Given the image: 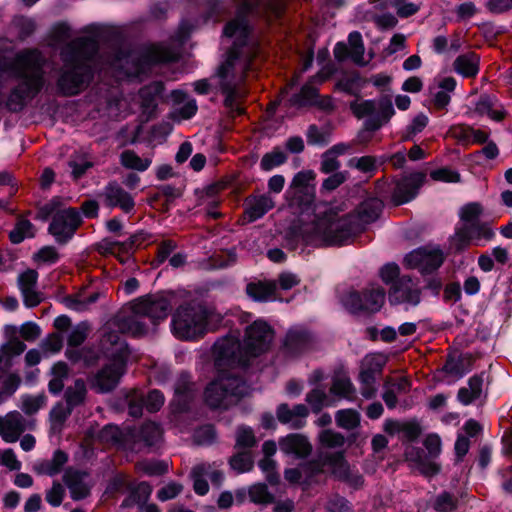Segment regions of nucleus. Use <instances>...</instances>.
Returning a JSON list of instances; mask_svg holds the SVG:
<instances>
[{
  "label": "nucleus",
  "mask_w": 512,
  "mask_h": 512,
  "mask_svg": "<svg viewBox=\"0 0 512 512\" xmlns=\"http://www.w3.org/2000/svg\"><path fill=\"white\" fill-rule=\"evenodd\" d=\"M282 9L281 0H248L238 7L236 17L225 26L224 37L232 40V46L217 70L216 79L225 95V106L231 111L242 113L239 100L246 93L243 83L253 69V59L258 53L257 43L251 36L245 17L247 14L262 15L268 12L279 15Z\"/></svg>",
  "instance_id": "1"
},
{
  "label": "nucleus",
  "mask_w": 512,
  "mask_h": 512,
  "mask_svg": "<svg viewBox=\"0 0 512 512\" xmlns=\"http://www.w3.org/2000/svg\"><path fill=\"white\" fill-rule=\"evenodd\" d=\"M382 201L371 198L364 201L358 216L338 214L329 211L312 223L305 224L302 236L307 244L314 246H339L347 243L360 229L361 224L375 221L382 210Z\"/></svg>",
  "instance_id": "2"
},
{
  "label": "nucleus",
  "mask_w": 512,
  "mask_h": 512,
  "mask_svg": "<svg viewBox=\"0 0 512 512\" xmlns=\"http://www.w3.org/2000/svg\"><path fill=\"white\" fill-rule=\"evenodd\" d=\"M273 340V330L262 320L254 321L246 329L243 346L238 335L230 334L215 342L213 356L218 368L224 366H245L250 356H257L270 347Z\"/></svg>",
  "instance_id": "3"
},
{
  "label": "nucleus",
  "mask_w": 512,
  "mask_h": 512,
  "mask_svg": "<svg viewBox=\"0 0 512 512\" xmlns=\"http://www.w3.org/2000/svg\"><path fill=\"white\" fill-rule=\"evenodd\" d=\"M96 50V42L88 38L73 41L64 48L61 53L64 66L57 82L63 94L75 95L86 87L91 76L88 62Z\"/></svg>",
  "instance_id": "4"
},
{
  "label": "nucleus",
  "mask_w": 512,
  "mask_h": 512,
  "mask_svg": "<svg viewBox=\"0 0 512 512\" xmlns=\"http://www.w3.org/2000/svg\"><path fill=\"white\" fill-rule=\"evenodd\" d=\"M43 64L44 58L38 50L28 49L16 55L9 69L21 79V83L9 97L10 110L21 109L27 98L41 90L44 85Z\"/></svg>",
  "instance_id": "5"
},
{
  "label": "nucleus",
  "mask_w": 512,
  "mask_h": 512,
  "mask_svg": "<svg viewBox=\"0 0 512 512\" xmlns=\"http://www.w3.org/2000/svg\"><path fill=\"white\" fill-rule=\"evenodd\" d=\"M226 367L234 366L217 367L220 374L205 389L204 399L211 408H227L248 393L246 383L235 375L224 372Z\"/></svg>",
  "instance_id": "6"
},
{
  "label": "nucleus",
  "mask_w": 512,
  "mask_h": 512,
  "mask_svg": "<svg viewBox=\"0 0 512 512\" xmlns=\"http://www.w3.org/2000/svg\"><path fill=\"white\" fill-rule=\"evenodd\" d=\"M207 313L200 306H181L172 317L173 335L181 340H194L206 332Z\"/></svg>",
  "instance_id": "7"
},
{
  "label": "nucleus",
  "mask_w": 512,
  "mask_h": 512,
  "mask_svg": "<svg viewBox=\"0 0 512 512\" xmlns=\"http://www.w3.org/2000/svg\"><path fill=\"white\" fill-rule=\"evenodd\" d=\"M176 58V53L170 48L155 44L149 46L140 57L135 54H129L125 58H118L114 65L124 70L128 77H138L145 71V66L154 62L172 61Z\"/></svg>",
  "instance_id": "8"
},
{
  "label": "nucleus",
  "mask_w": 512,
  "mask_h": 512,
  "mask_svg": "<svg viewBox=\"0 0 512 512\" xmlns=\"http://www.w3.org/2000/svg\"><path fill=\"white\" fill-rule=\"evenodd\" d=\"M57 206L58 201L52 200L45 204L41 211L46 216L54 214L49 226V232L55 237L57 242L65 243L73 236L81 223V218L75 209L66 208L58 210Z\"/></svg>",
  "instance_id": "9"
},
{
  "label": "nucleus",
  "mask_w": 512,
  "mask_h": 512,
  "mask_svg": "<svg viewBox=\"0 0 512 512\" xmlns=\"http://www.w3.org/2000/svg\"><path fill=\"white\" fill-rule=\"evenodd\" d=\"M172 294L149 295L136 300L132 311L137 315L148 317L153 324L164 320L172 308Z\"/></svg>",
  "instance_id": "10"
},
{
  "label": "nucleus",
  "mask_w": 512,
  "mask_h": 512,
  "mask_svg": "<svg viewBox=\"0 0 512 512\" xmlns=\"http://www.w3.org/2000/svg\"><path fill=\"white\" fill-rule=\"evenodd\" d=\"M494 236V232L488 223L475 222L469 225H463L458 229L452 242L456 249L461 250L467 247L471 242L480 245L481 241H489Z\"/></svg>",
  "instance_id": "11"
},
{
  "label": "nucleus",
  "mask_w": 512,
  "mask_h": 512,
  "mask_svg": "<svg viewBox=\"0 0 512 512\" xmlns=\"http://www.w3.org/2000/svg\"><path fill=\"white\" fill-rule=\"evenodd\" d=\"M443 261V252L439 248L431 247L418 248L405 257L406 264L421 273H430L438 269Z\"/></svg>",
  "instance_id": "12"
},
{
  "label": "nucleus",
  "mask_w": 512,
  "mask_h": 512,
  "mask_svg": "<svg viewBox=\"0 0 512 512\" xmlns=\"http://www.w3.org/2000/svg\"><path fill=\"white\" fill-rule=\"evenodd\" d=\"M34 422L27 421L19 411H10L0 416V436L6 443L16 442L27 429H33Z\"/></svg>",
  "instance_id": "13"
},
{
  "label": "nucleus",
  "mask_w": 512,
  "mask_h": 512,
  "mask_svg": "<svg viewBox=\"0 0 512 512\" xmlns=\"http://www.w3.org/2000/svg\"><path fill=\"white\" fill-rule=\"evenodd\" d=\"M101 195L107 207L120 208L126 214L134 211V197L116 181L109 182Z\"/></svg>",
  "instance_id": "14"
},
{
  "label": "nucleus",
  "mask_w": 512,
  "mask_h": 512,
  "mask_svg": "<svg viewBox=\"0 0 512 512\" xmlns=\"http://www.w3.org/2000/svg\"><path fill=\"white\" fill-rule=\"evenodd\" d=\"M125 361L114 360L104 366L94 377L93 387L99 392H108L116 387L124 373Z\"/></svg>",
  "instance_id": "15"
},
{
  "label": "nucleus",
  "mask_w": 512,
  "mask_h": 512,
  "mask_svg": "<svg viewBox=\"0 0 512 512\" xmlns=\"http://www.w3.org/2000/svg\"><path fill=\"white\" fill-rule=\"evenodd\" d=\"M424 178L421 173H413L398 180L392 193L393 203L401 205L415 198Z\"/></svg>",
  "instance_id": "16"
},
{
  "label": "nucleus",
  "mask_w": 512,
  "mask_h": 512,
  "mask_svg": "<svg viewBox=\"0 0 512 512\" xmlns=\"http://www.w3.org/2000/svg\"><path fill=\"white\" fill-rule=\"evenodd\" d=\"M389 300L394 304L417 305L420 302V289L411 278L403 276L392 287Z\"/></svg>",
  "instance_id": "17"
},
{
  "label": "nucleus",
  "mask_w": 512,
  "mask_h": 512,
  "mask_svg": "<svg viewBox=\"0 0 512 512\" xmlns=\"http://www.w3.org/2000/svg\"><path fill=\"white\" fill-rule=\"evenodd\" d=\"M280 451L297 459L308 457L312 452L309 439L300 433H291L281 437L278 441Z\"/></svg>",
  "instance_id": "18"
},
{
  "label": "nucleus",
  "mask_w": 512,
  "mask_h": 512,
  "mask_svg": "<svg viewBox=\"0 0 512 512\" xmlns=\"http://www.w3.org/2000/svg\"><path fill=\"white\" fill-rule=\"evenodd\" d=\"M309 414L304 404H297L290 408L282 403L276 409V417L281 424L288 425L291 429H300L305 426Z\"/></svg>",
  "instance_id": "19"
},
{
  "label": "nucleus",
  "mask_w": 512,
  "mask_h": 512,
  "mask_svg": "<svg viewBox=\"0 0 512 512\" xmlns=\"http://www.w3.org/2000/svg\"><path fill=\"white\" fill-rule=\"evenodd\" d=\"M38 273L28 269L18 277V285L27 307H35L41 302V296L36 291Z\"/></svg>",
  "instance_id": "20"
},
{
  "label": "nucleus",
  "mask_w": 512,
  "mask_h": 512,
  "mask_svg": "<svg viewBox=\"0 0 512 512\" xmlns=\"http://www.w3.org/2000/svg\"><path fill=\"white\" fill-rule=\"evenodd\" d=\"M86 473H81L72 469L65 472L63 481L68 487L73 500H81L90 494V484Z\"/></svg>",
  "instance_id": "21"
},
{
  "label": "nucleus",
  "mask_w": 512,
  "mask_h": 512,
  "mask_svg": "<svg viewBox=\"0 0 512 512\" xmlns=\"http://www.w3.org/2000/svg\"><path fill=\"white\" fill-rule=\"evenodd\" d=\"M274 206L275 201L270 195H253L245 201V214L250 221H256L273 209Z\"/></svg>",
  "instance_id": "22"
},
{
  "label": "nucleus",
  "mask_w": 512,
  "mask_h": 512,
  "mask_svg": "<svg viewBox=\"0 0 512 512\" xmlns=\"http://www.w3.org/2000/svg\"><path fill=\"white\" fill-rule=\"evenodd\" d=\"M100 344L103 352L108 357H111L114 360L123 359V361H126L128 354L127 346L116 332L108 331V328H106V331L101 338Z\"/></svg>",
  "instance_id": "23"
},
{
  "label": "nucleus",
  "mask_w": 512,
  "mask_h": 512,
  "mask_svg": "<svg viewBox=\"0 0 512 512\" xmlns=\"http://www.w3.org/2000/svg\"><path fill=\"white\" fill-rule=\"evenodd\" d=\"M323 470L321 460L310 461L300 468H289L284 471L285 479L291 484H309L311 478Z\"/></svg>",
  "instance_id": "24"
},
{
  "label": "nucleus",
  "mask_w": 512,
  "mask_h": 512,
  "mask_svg": "<svg viewBox=\"0 0 512 512\" xmlns=\"http://www.w3.org/2000/svg\"><path fill=\"white\" fill-rule=\"evenodd\" d=\"M410 389V382L406 378H388L384 384L382 398L389 409H394L398 403L397 396L405 394Z\"/></svg>",
  "instance_id": "25"
},
{
  "label": "nucleus",
  "mask_w": 512,
  "mask_h": 512,
  "mask_svg": "<svg viewBox=\"0 0 512 512\" xmlns=\"http://www.w3.org/2000/svg\"><path fill=\"white\" fill-rule=\"evenodd\" d=\"M172 98L178 105L173 110V117L175 119H189L196 114L198 107L195 99L187 98V95L179 90L172 92Z\"/></svg>",
  "instance_id": "26"
},
{
  "label": "nucleus",
  "mask_w": 512,
  "mask_h": 512,
  "mask_svg": "<svg viewBox=\"0 0 512 512\" xmlns=\"http://www.w3.org/2000/svg\"><path fill=\"white\" fill-rule=\"evenodd\" d=\"M453 67L463 77H475L479 71V57L474 53L460 55L455 59Z\"/></svg>",
  "instance_id": "27"
},
{
  "label": "nucleus",
  "mask_w": 512,
  "mask_h": 512,
  "mask_svg": "<svg viewBox=\"0 0 512 512\" xmlns=\"http://www.w3.org/2000/svg\"><path fill=\"white\" fill-rule=\"evenodd\" d=\"M309 343V336L302 328H293L288 331L285 338V347L291 354H297L306 349Z\"/></svg>",
  "instance_id": "28"
},
{
  "label": "nucleus",
  "mask_w": 512,
  "mask_h": 512,
  "mask_svg": "<svg viewBox=\"0 0 512 512\" xmlns=\"http://www.w3.org/2000/svg\"><path fill=\"white\" fill-rule=\"evenodd\" d=\"M100 294L98 292H79L74 295H69L64 298V304L67 308L71 310H75L78 312H82L87 310L90 305L95 303Z\"/></svg>",
  "instance_id": "29"
},
{
  "label": "nucleus",
  "mask_w": 512,
  "mask_h": 512,
  "mask_svg": "<svg viewBox=\"0 0 512 512\" xmlns=\"http://www.w3.org/2000/svg\"><path fill=\"white\" fill-rule=\"evenodd\" d=\"M483 381L482 375L471 377L468 381V387H463L459 390V401L464 405H468L478 399L482 394Z\"/></svg>",
  "instance_id": "30"
},
{
  "label": "nucleus",
  "mask_w": 512,
  "mask_h": 512,
  "mask_svg": "<svg viewBox=\"0 0 512 512\" xmlns=\"http://www.w3.org/2000/svg\"><path fill=\"white\" fill-rule=\"evenodd\" d=\"M330 394L338 398L352 400L355 394V388L348 376L337 374L333 377Z\"/></svg>",
  "instance_id": "31"
},
{
  "label": "nucleus",
  "mask_w": 512,
  "mask_h": 512,
  "mask_svg": "<svg viewBox=\"0 0 512 512\" xmlns=\"http://www.w3.org/2000/svg\"><path fill=\"white\" fill-rule=\"evenodd\" d=\"M67 462V456L62 451H55L50 460L43 461L34 466V471L38 474L54 476L61 471L63 465Z\"/></svg>",
  "instance_id": "32"
},
{
  "label": "nucleus",
  "mask_w": 512,
  "mask_h": 512,
  "mask_svg": "<svg viewBox=\"0 0 512 512\" xmlns=\"http://www.w3.org/2000/svg\"><path fill=\"white\" fill-rule=\"evenodd\" d=\"M276 285L273 282H258L247 285L248 295L256 301H270L275 298Z\"/></svg>",
  "instance_id": "33"
},
{
  "label": "nucleus",
  "mask_w": 512,
  "mask_h": 512,
  "mask_svg": "<svg viewBox=\"0 0 512 512\" xmlns=\"http://www.w3.org/2000/svg\"><path fill=\"white\" fill-rule=\"evenodd\" d=\"M144 315H137L133 311V315L123 318L119 321L118 328L123 333H128L132 336H142L148 332L146 324L142 321Z\"/></svg>",
  "instance_id": "34"
},
{
  "label": "nucleus",
  "mask_w": 512,
  "mask_h": 512,
  "mask_svg": "<svg viewBox=\"0 0 512 512\" xmlns=\"http://www.w3.org/2000/svg\"><path fill=\"white\" fill-rule=\"evenodd\" d=\"M438 87L440 90L434 95V105L438 109H444L450 103V93L455 90L456 80L453 77H445L439 82Z\"/></svg>",
  "instance_id": "35"
},
{
  "label": "nucleus",
  "mask_w": 512,
  "mask_h": 512,
  "mask_svg": "<svg viewBox=\"0 0 512 512\" xmlns=\"http://www.w3.org/2000/svg\"><path fill=\"white\" fill-rule=\"evenodd\" d=\"M163 85L161 82H154L145 86L139 91L141 99V107L148 112H151L156 107V99L162 93Z\"/></svg>",
  "instance_id": "36"
},
{
  "label": "nucleus",
  "mask_w": 512,
  "mask_h": 512,
  "mask_svg": "<svg viewBox=\"0 0 512 512\" xmlns=\"http://www.w3.org/2000/svg\"><path fill=\"white\" fill-rule=\"evenodd\" d=\"M120 163L127 169L143 172L152 163L150 157H140L132 150H125L120 155Z\"/></svg>",
  "instance_id": "37"
},
{
  "label": "nucleus",
  "mask_w": 512,
  "mask_h": 512,
  "mask_svg": "<svg viewBox=\"0 0 512 512\" xmlns=\"http://www.w3.org/2000/svg\"><path fill=\"white\" fill-rule=\"evenodd\" d=\"M321 463L323 466L325 464L329 465L332 468L333 474L340 480H343L352 469L344 459L342 453L327 454L324 456V461H321Z\"/></svg>",
  "instance_id": "38"
},
{
  "label": "nucleus",
  "mask_w": 512,
  "mask_h": 512,
  "mask_svg": "<svg viewBox=\"0 0 512 512\" xmlns=\"http://www.w3.org/2000/svg\"><path fill=\"white\" fill-rule=\"evenodd\" d=\"M35 235L34 225L27 219L20 218L15 227L9 233V239L13 244H19L26 238H32Z\"/></svg>",
  "instance_id": "39"
},
{
  "label": "nucleus",
  "mask_w": 512,
  "mask_h": 512,
  "mask_svg": "<svg viewBox=\"0 0 512 512\" xmlns=\"http://www.w3.org/2000/svg\"><path fill=\"white\" fill-rule=\"evenodd\" d=\"M73 407L63 403H57L50 411V424L53 433H59L63 424L71 414Z\"/></svg>",
  "instance_id": "40"
},
{
  "label": "nucleus",
  "mask_w": 512,
  "mask_h": 512,
  "mask_svg": "<svg viewBox=\"0 0 512 512\" xmlns=\"http://www.w3.org/2000/svg\"><path fill=\"white\" fill-rule=\"evenodd\" d=\"M385 300L384 289L380 286H371L364 292L365 311H378Z\"/></svg>",
  "instance_id": "41"
},
{
  "label": "nucleus",
  "mask_w": 512,
  "mask_h": 512,
  "mask_svg": "<svg viewBox=\"0 0 512 512\" xmlns=\"http://www.w3.org/2000/svg\"><path fill=\"white\" fill-rule=\"evenodd\" d=\"M209 469H210V465L204 464V463L196 465L192 469L191 477L193 479V487H194V491L198 495H205L209 491L207 477L205 476L208 474Z\"/></svg>",
  "instance_id": "42"
},
{
  "label": "nucleus",
  "mask_w": 512,
  "mask_h": 512,
  "mask_svg": "<svg viewBox=\"0 0 512 512\" xmlns=\"http://www.w3.org/2000/svg\"><path fill=\"white\" fill-rule=\"evenodd\" d=\"M336 423L339 427L352 430L360 424V414L354 409H342L336 412Z\"/></svg>",
  "instance_id": "43"
},
{
  "label": "nucleus",
  "mask_w": 512,
  "mask_h": 512,
  "mask_svg": "<svg viewBox=\"0 0 512 512\" xmlns=\"http://www.w3.org/2000/svg\"><path fill=\"white\" fill-rule=\"evenodd\" d=\"M386 7L395 10L399 17L407 18L415 15L420 10L421 4L409 0H388Z\"/></svg>",
  "instance_id": "44"
},
{
  "label": "nucleus",
  "mask_w": 512,
  "mask_h": 512,
  "mask_svg": "<svg viewBox=\"0 0 512 512\" xmlns=\"http://www.w3.org/2000/svg\"><path fill=\"white\" fill-rule=\"evenodd\" d=\"M348 48L351 59L357 64H365L364 62V44L362 36L359 32L354 31L349 34Z\"/></svg>",
  "instance_id": "45"
},
{
  "label": "nucleus",
  "mask_w": 512,
  "mask_h": 512,
  "mask_svg": "<svg viewBox=\"0 0 512 512\" xmlns=\"http://www.w3.org/2000/svg\"><path fill=\"white\" fill-rule=\"evenodd\" d=\"M86 396V386L83 380L78 379L74 382L73 386H70L65 392L66 403L75 407L80 405Z\"/></svg>",
  "instance_id": "46"
},
{
  "label": "nucleus",
  "mask_w": 512,
  "mask_h": 512,
  "mask_svg": "<svg viewBox=\"0 0 512 512\" xmlns=\"http://www.w3.org/2000/svg\"><path fill=\"white\" fill-rule=\"evenodd\" d=\"M46 404V397L43 394L38 395H22L21 396V410L26 415L37 413Z\"/></svg>",
  "instance_id": "47"
},
{
  "label": "nucleus",
  "mask_w": 512,
  "mask_h": 512,
  "mask_svg": "<svg viewBox=\"0 0 512 512\" xmlns=\"http://www.w3.org/2000/svg\"><path fill=\"white\" fill-rule=\"evenodd\" d=\"M376 376L377 375L375 373L369 372L361 367V371L359 374V380L361 383V394L366 399H371L376 394Z\"/></svg>",
  "instance_id": "48"
},
{
  "label": "nucleus",
  "mask_w": 512,
  "mask_h": 512,
  "mask_svg": "<svg viewBox=\"0 0 512 512\" xmlns=\"http://www.w3.org/2000/svg\"><path fill=\"white\" fill-rule=\"evenodd\" d=\"M457 499L449 492H441L433 502L432 507L437 512H454L457 509Z\"/></svg>",
  "instance_id": "49"
},
{
  "label": "nucleus",
  "mask_w": 512,
  "mask_h": 512,
  "mask_svg": "<svg viewBox=\"0 0 512 512\" xmlns=\"http://www.w3.org/2000/svg\"><path fill=\"white\" fill-rule=\"evenodd\" d=\"M287 159L286 154L280 148H274L271 152L263 155L260 167L264 171H270L273 168L283 164Z\"/></svg>",
  "instance_id": "50"
},
{
  "label": "nucleus",
  "mask_w": 512,
  "mask_h": 512,
  "mask_svg": "<svg viewBox=\"0 0 512 512\" xmlns=\"http://www.w3.org/2000/svg\"><path fill=\"white\" fill-rule=\"evenodd\" d=\"M387 360V356L382 353H371L363 358L361 367L378 375L382 372Z\"/></svg>",
  "instance_id": "51"
},
{
  "label": "nucleus",
  "mask_w": 512,
  "mask_h": 512,
  "mask_svg": "<svg viewBox=\"0 0 512 512\" xmlns=\"http://www.w3.org/2000/svg\"><path fill=\"white\" fill-rule=\"evenodd\" d=\"M394 108L392 105V101L388 97H382L377 100V110L375 116L369 118L370 120H378L381 122V126L388 122L390 118L394 115Z\"/></svg>",
  "instance_id": "52"
},
{
  "label": "nucleus",
  "mask_w": 512,
  "mask_h": 512,
  "mask_svg": "<svg viewBox=\"0 0 512 512\" xmlns=\"http://www.w3.org/2000/svg\"><path fill=\"white\" fill-rule=\"evenodd\" d=\"M353 114L358 118L375 116L377 110V100H364L360 102H353L350 105Z\"/></svg>",
  "instance_id": "53"
},
{
  "label": "nucleus",
  "mask_w": 512,
  "mask_h": 512,
  "mask_svg": "<svg viewBox=\"0 0 512 512\" xmlns=\"http://www.w3.org/2000/svg\"><path fill=\"white\" fill-rule=\"evenodd\" d=\"M306 401L314 412H319L323 407L332 405L325 391L320 388L313 389L309 392L306 395Z\"/></svg>",
  "instance_id": "54"
},
{
  "label": "nucleus",
  "mask_w": 512,
  "mask_h": 512,
  "mask_svg": "<svg viewBox=\"0 0 512 512\" xmlns=\"http://www.w3.org/2000/svg\"><path fill=\"white\" fill-rule=\"evenodd\" d=\"M483 213L481 204L472 202L464 205L460 210V218L464 222V225H469L479 221L480 216Z\"/></svg>",
  "instance_id": "55"
},
{
  "label": "nucleus",
  "mask_w": 512,
  "mask_h": 512,
  "mask_svg": "<svg viewBox=\"0 0 512 512\" xmlns=\"http://www.w3.org/2000/svg\"><path fill=\"white\" fill-rule=\"evenodd\" d=\"M249 498L256 504H268L273 501V495L264 484H254L249 488Z\"/></svg>",
  "instance_id": "56"
},
{
  "label": "nucleus",
  "mask_w": 512,
  "mask_h": 512,
  "mask_svg": "<svg viewBox=\"0 0 512 512\" xmlns=\"http://www.w3.org/2000/svg\"><path fill=\"white\" fill-rule=\"evenodd\" d=\"M162 436L161 428L152 422L145 423L140 430V439L147 445H154Z\"/></svg>",
  "instance_id": "57"
},
{
  "label": "nucleus",
  "mask_w": 512,
  "mask_h": 512,
  "mask_svg": "<svg viewBox=\"0 0 512 512\" xmlns=\"http://www.w3.org/2000/svg\"><path fill=\"white\" fill-rule=\"evenodd\" d=\"M475 109L479 114L487 115L496 121H500L503 118L502 112L493 110V101L489 96L481 97Z\"/></svg>",
  "instance_id": "58"
},
{
  "label": "nucleus",
  "mask_w": 512,
  "mask_h": 512,
  "mask_svg": "<svg viewBox=\"0 0 512 512\" xmlns=\"http://www.w3.org/2000/svg\"><path fill=\"white\" fill-rule=\"evenodd\" d=\"M342 302L351 312L365 311L364 294L350 291L343 297Z\"/></svg>",
  "instance_id": "59"
},
{
  "label": "nucleus",
  "mask_w": 512,
  "mask_h": 512,
  "mask_svg": "<svg viewBox=\"0 0 512 512\" xmlns=\"http://www.w3.org/2000/svg\"><path fill=\"white\" fill-rule=\"evenodd\" d=\"M89 331V326L85 322H81L76 325L69 333L67 342L69 346H79L81 345L87 338Z\"/></svg>",
  "instance_id": "60"
},
{
  "label": "nucleus",
  "mask_w": 512,
  "mask_h": 512,
  "mask_svg": "<svg viewBox=\"0 0 512 512\" xmlns=\"http://www.w3.org/2000/svg\"><path fill=\"white\" fill-rule=\"evenodd\" d=\"M321 444L328 448H339L344 445L345 438L338 432L324 430L319 435Z\"/></svg>",
  "instance_id": "61"
},
{
  "label": "nucleus",
  "mask_w": 512,
  "mask_h": 512,
  "mask_svg": "<svg viewBox=\"0 0 512 512\" xmlns=\"http://www.w3.org/2000/svg\"><path fill=\"white\" fill-rule=\"evenodd\" d=\"M62 346V337L56 333L48 335L40 344V348L45 355L58 353L62 349Z\"/></svg>",
  "instance_id": "62"
},
{
  "label": "nucleus",
  "mask_w": 512,
  "mask_h": 512,
  "mask_svg": "<svg viewBox=\"0 0 512 512\" xmlns=\"http://www.w3.org/2000/svg\"><path fill=\"white\" fill-rule=\"evenodd\" d=\"M306 136L307 142L310 145L324 146L329 143V133L315 125L309 126Z\"/></svg>",
  "instance_id": "63"
},
{
  "label": "nucleus",
  "mask_w": 512,
  "mask_h": 512,
  "mask_svg": "<svg viewBox=\"0 0 512 512\" xmlns=\"http://www.w3.org/2000/svg\"><path fill=\"white\" fill-rule=\"evenodd\" d=\"M256 444V438L251 428L241 426L237 429L236 445L241 448H250Z\"/></svg>",
  "instance_id": "64"
}]
</instances>
